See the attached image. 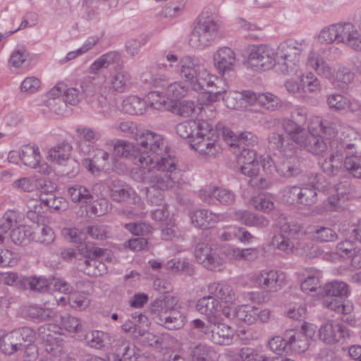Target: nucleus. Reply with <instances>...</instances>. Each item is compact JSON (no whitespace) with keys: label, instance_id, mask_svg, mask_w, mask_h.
I'll return each instance as SVG.
<instances>
[{"label":"nucleus","instance_id":"nucleus-61","mask_svg":"<svg viewBox=\"0 0 361 361\" xmlns=\"http://www.w3.org/2000/svg\"><path fill=\"white\" fill-rule=\"evenodd\" d=\"M357 247L351 240H345L339 242L336 247L335 255L343 258H350L357 252Z\"/></svg>","mask_w":361,"mask_h":361},{"label":"nucleus","instance_id":"nucleus-1","mask_svg":"<svg viewBox=\"0 0 361 361\" xmlns=\"http://www.w3.org/2000/svg\"><path fill=\"white\" fill-rule=\"evenodd\" d=\"M140 154L149 156L152 159L144 166L147 176H149L148 185L152 188L168 190L173 188L177 182L176 164L174 157L166 153V145L164 137L159 133L142 130L136 140Z\"/></svg>","mask_w":361,"mask_h":361},{"label":"nucleus","instance_id":"nucleus-44","mask_svg":"<svg viewBox=\"0 0 361 361\" xmlns=\"http://www.w3.org/2000/svg\"><path fill=\"white\" fill-rule=\"evenodd\" d=\"M22 283L23 289H30L40 293L46 292L50 286V283L47 279L37 276H25Z\"/></svg>","mask_w":361,"mask_h":361},{"label":"nucleus","instance_id":"nucleus-35","mask_svg":"<svg viewBox=\"0 0 361 361\" xmlns=\"http://www.w3.org/2000/svg\"><path fill=\"white\" fill-rule=\"evenodd\" d=\"M1 350L8 355L24 350L23 344L20 342L15 329L6 334L2 331Z\"/></svg>","mask_w":361,"mask_h":361},{"label":"nucleus","instance_id":"nucleus-24","mask_svg":"<svg viewBox=\"0 0 361 361\" xmlns=\"http://www.w3.org/2000/svg\"><path fill=\"white\" fill-rule=\"evenodd\" d=\"M219 301L212 295L199 299L195 305V309L207 317V323H215L219 318L218 313L220 308Z\"/></svg>","mask_w":361,"mask_h":361},{"label":"nucleus","instance_id":"nucleus-63","mask_svg":"<svg viewBox=\"0 0 361 361\" xmlns=\"http://www.w3.org/2000/svg\"><path fill=\"white\" fill-rule=\"evenodd\" d=\"M146 107L149 106L154 109L161 110L166 108V98L158 92H151L147 96Z\"/></svg>","mask_w":361,"mask_h":361},{"label":"nucleus","instance_id":"nucleus-28","mask_svg":"<svg viewBox=\"0 0 361 361\" xmlns=\"http://www.w3.org/2000/svg\"><path fill=\"white\" fill-rule=\"evenodd\" d=\"M350 293L349 286L344 281L333 280L326 283L322 289L321 294L324 296L348 298Z\"/></svg>","mask_w":361,"mask_h":361},{"label":"nucleus","instance_id":"nucleus-30","mask_svg":"<svg viewBox=\"0 0 361 361\" xmlns=\"http://www.w3.org/2000/svg\"><path fill=\"white\" fill-rule=\"evenodd\" d=\"M109 153L106 151L97 149L92 159H85L82 165L92 173L99 172L106 167L109 159Z\"/></svg>","mask_w":361,"mask_h":361},{"label":"nucleus","instance_id":"nucleus-29","mask_svg":"<svg viewBox=\"0 0 361 361\" xmlns=\"http://www.w3.org/2000/svg\"><path fill=\"white\" fill-rule=\"evenodd\" d=\"M117 69H115L116 72L111 78L110 84L114 91L123 93L130 87L132 77L128 71L123 69L118 71Z\"/></svg>","mask_w":361,"mask_h":361},{"label":"nucleus","instance_id":"nucleus-14","mask_svg":"<svg viewBox=\"0 0 361 361\" xmlns=\"http://www.w3.org/2000/svg\"><path fill=\"white\" fill-rule=\"evenodd\" d=\"M213 61L218 73L224 75L235 71L238 60L233 49L228 47H223L215 51Z\"/></svg>","mask_w":361,"mask_h":361},{"label":"nucleus","instance_id":"nucleus-51","mask_svg":"<svg viewBox=\"0 0 361 361\" xmlns=\"http://www.w3.org/2000/svg\"><path fill=\"white\" fill-rule=\"evenodd\" d=\"M26 314L31 319L44 322L50 319L54 312L50 308L44 307L37 305H30L25 310Z\"/></svg>","mask_w":361,"mask_h":361},{"label":"nucleus","instance_id":"nucleus-58","mask_svg":"<svg viewBox=\"0 0 361 361\" xmlns=\"http://www.w3.org/2000/svg\"><path fill=\"white\" fill-rule=\"evenodd\" d=\"M20 342L23 344L24 349L30 346L36 338L35 331L29 326H23L15 329Z\"/></svg>","mask_w":361,"mask_h":361},{"label":"nucleus","instance_id":"nucleus-53","mask_svg":"<svg viewBox=\"0 0 361 361\" xmlns=\"http://www.w3.org/2000/svg\"><path fill=\"white\" fill-rule=\"evenodd\" d=\"M312 237L319 242H334L338 239L336 232L329 227L317 226L312 232Z\"/></svg>","mask_w":361,"mask_h":361},{"label":"nucleus","instance_id":"nucleus-49","mask_svg":"<svg viewBox=\"0 0 361 361\" xmlns=\"http://www.w3.org/2000/svg\"><path fill=\"white\" fill-rule=\"evenodd\" d=\"M223 99L226 106L231 109L240 110L245 108L243 93L238 91L225 92Z\"/></svg>","mask_w":361,"mask_h":361},{"label":"nucleus","instance_id":"nucleus-8","mask_svg":"<svg viewBox=\"0 0 361 361\" xmlns=\"http://www.w3.org/2000/svg\"><path fill=\"white\" fill-rule=\"evenodd\" d=\"M220 23L217 16L207 11L198 17L191 32L189 42L196 49H204L214 42L218 35Z\"/></svg>","mask_w":361,"mask_h":361},{"label":"nucleus","instance_id":"nucleus-33","mask_svg":"<svg viewBox=\"0 0 361 361\" xmlns=\"http://www.w3.org/2000/svg\"><path fill=\"white\" fill-rule=\"evenodd\" d=\"M68 194L71 200L81 204H90L94 196L89 188L81 185H74L68 188Z\"/></svg>","mask_w":361,"mask_h":361},{"label":"nucleus","instance_id":"nucleus-4","mask_svg":"<svg viewBox=\"0 0 361 361\" xmlns=\"http://www.w3.org/2000/svg\"><path fill=\"white\" fill-rule=\"evenodd\" d=\"M281 233L275 235L271 241L272 245L286 253L300 250V254L312 255V244L305 240V233L300 224L289 221L288 219L280 215L276 220Z\"/></svg>","mask_w":361,"mask_h":361},{"label":"nucleus","instance_id":"nucleus-40","mask_svg":"<svg viewBox=\"0 0 361 361\" xmlns=\"http://www.w3.org/2000/svg\"><path fill=\"white\" fill-rule=\"evenodd\" d=\"M19 156L22 162L30 168L35 167L41 157L38 147L30 145L22 147Z\"/></svg>","mask_w":361,"mask_h":361},{"label":"nucleus","instance_id":"nucleus-48","mask_svg":"<svg viewBox=\"0 0 361 361\" xmlns=\"http://www.w3.org/2000/svg\"><path fill=\"white\" fill-rule=\"evenodd\" d=\"M324 307L338 314H348L353 311V305L349 302H344L336 298H326L322 301Z\"/></svg>","mask_w":361,"mask_h":361},{"label":"nucleus","instance_id":"nucleus-20","mask_svg":"<svg viewBox=\"0 0 361 361\" xmlns=\"http://www.w3.org/2000/svg\"><path fill=\"white\" fill-rule=\"evenodd\" d=\"M199 196L208 204H214V200H216L221 204L231 205L233 204L235 199V195L231 190L219 187L200 190Z\"/></svg>","mask_w":361,"mask_h":361},{"label":"nucleus","instance_id":"nucleus-22","mask_svg":"<svg viewBox=\"0 0 361 361\" xmlns=\"http://www.w3.org/2000/svg\"><path fill=\"white\" fill-rule=\"evenodd\" d=\"M109 195L116 202H128L130 200H135L137 193L135 190L126 182L121 180H114L109 186Z\"/></svg>","mask_w":361,"mask_h":361},{"label":"nucleus","instance_id":"nucleus-43","mask_svg":"<svg viewBox=\"0 0 361 361\" xmlns=\"http://www.w3.org/2000/svg\"><path fill=\"white\" fill-rule=\"evenodd\" d=\"M42 184H45L43 178L25 177L14 181L13 187L21 191L30 192L37 190V185H42Z\"/></svg>","mask_w":361,"mask_h":361},{"label":"nucleus","instance_id":"nucleus-16","mask_svg":"<svg viewBox=\"0 0 361 361\" xmlns=\"http://www.w3.org/2000/svg\"><path fill=\"white\" fill-rule=\"evenodd\" d=\"M195 255L197 261L209 270L220 269L224 264V259L207 244H198Z\"/></svg>","mask_w":361,"mask_h":361},{"label":"nucleus","instance_id":"nucleus-45","mask_svg":"<svg viewBox=\"0 0 361 361\" xmlns=\"http://www.w3.org/2000/svg\"><path fill=\"white\" fill-rule=\"evenodd\" d=\"M197 106L194 101L183 100L172 106L171 111L180 116L188 118L194 116Z\"/></svg>","mask_w":361,"mask_h":361},{"label":"nucleus","instance_id":"nucleus-32","mask_svg":"<svg viewBox=\"0 0 361 361\" xmlns=\"http://www.w3.org/2000/svg\"><path fill=\"white\" fill-rule=\"evenodd\" d=\"M137 353L135 345L122 341L116 348L114 361H137Z\"/></svg>","mask_w":361,"mask_h":361},{"label":"nucleus","instance_id":"nucleus-52","mask_svg":"<svg viewBox=\"0 0 361 361\" xmlns=\"http://www.w3.org/2000/svg\"><path fill=\"white\" fill-rule=\"evenodd\" d=\"M269 141L273 148L277 149L283 154L292 151L288 139L285 137L282 133L277 132L272 133L269 137Z\"/></svg>","mask_w":361,"mask_h":361},{"label":"nucleus","instance_id":"nucleus-39","mask_svg":"<svg viewBox=\"0 0 361 361\" xmlns=\"http://www.w3.org/2000/svg\"><path fill=\"white\" fill-rule=\"evenodd\" d=\"M31 240L37 243L49 245L54 242L55 239V234L52 228L49 226L42 225H37L35 228H32Z\"/></svg>","mask_w":361,"mask_h":361},{"label":"nucleus","instance_id":"nucleus-64","mask_svg":"<svg viewBox=\"0 0 361 361\" xmlns=\"http://www.w3.org/2000/svg\"><path fill=\"white\" fill-rule=\"evenodd\" d=\"M84 231L93 239L104 240L108 238L109 231L104 225H91L84 228Z\"/></svg>","mask_w":361,"mask_h":361},{"label":"nucleus","instance_id":"nucleus-38","mask_svg":"<svg viewBox=\"0 0 361 361\" xmlns=\"http://www.w3.org/2000/svg\"><path fill=\"white\" fill-rule=\"evenodd\" d=\"M299 79L301 82L302 94L318 93L321 91L320 80L312 72L301 74Z\"/></svg>","mask_w":361,"mask_h":361},{"label":"nucleus","instance_id":"nucleus-50","mask_svg":"<svg viewBox=\"0 0 361 361\" xmlns=\"http://www.w3.org/2000/svg\"><path fill=\"white\" fill-rule=\"evenodd\" d=\"M189 348V355L192 361H209L211 348L204 343H191Z\"/></svg>","mask_w":361,"mask_h":361},{"label":"nucleus","instance_id":"nucleus-11","mask_svg":"<svg viewBox=\"0 0 361 361\" xmlns=\"http://www.w3.org/2000/svg\"><path fill=\"white\" fill-rule=\"evenodd\" d=\"M190 144L198 154L205 159H214L221 154L219 136L208 123H203L202 129L190 140Z\"/></svg>","mask_w":361,"mask_h":361},{"label":"nucleus","instance_id":"nucleus-12","mask_svg":"<svg viewBox=\"0 0 361 361\" xmlns=\"http://www.w3.org/2000/svg\"><path fill=\"white\" fill-rule=\"evenodd\" d=\"M276 64L275 49L267 44L254 47L247 61V68L255 71L269 70Z\"/></svg>","mask_w":361,"mask_h":361},{"label":"nucleus","instance_id":"nucleus-25","mask_svg":"<svg viewBox=\"0 0 361 361\" xmlns=\"http://www.w3.org/2000/svg\"><path fill=\"white\" fill-rule=\"evenodd\" d=\"M345 26V23H338L324 27L318 35L319 42L326 44L341 43Z\"/></svg>","mask_w":361,"mask_h":361},{"label":"nucleus","instance_id":"nucleus-46","mask_svg":"<svg viewBox=\"0 0 361 361\" xmlns=\"http://www.w3.org/2000/svg\"><path fill=\"white\" fill-rule=\"evenodd\" d=\"M165 94L167 98L173 100L190 94V89L188 85L181 81H176L169 84L165 89Z\"/></svg>","mask_w":361,"mask_h":361},{"label":"nucleus","instance_id":"nucleus-26","mask_svg":"<svg viewBox=\"0 0 361 361\" xmlns=\"http://www.w3.org/2000/svg\"><path fill=\"white\" fill-rule=\"evenodd\" d=\"M208 292L218 300L232 303L236 299L233 287L226 282L212 283L207 286Z\"/></svg>","mask_w":361,"mask_h":361},{"label":"nucleus","instance_id":"nucleus-10","mask_svg":"<svg viewBox=\"0 0 361 361\" xmlns=\"http://www.w3.org/2000/svg\"><path fill=\"white\" fill-rule=\"evenodd\" d=\"M306 41L288 39L281 42L275 49L277 64L281 72L288 74L298 66L300 58L305 51Z\"/></svg>","mask_w":361,"mask_h":361},{"label":"nucleus","instance_id":"nucleus-59","mask_svg":"<svg viewBox=\"0 0 361 361\" xmlns=\"http://www.w3.org/2000/svg\"><path fill=\"white\" fill-rule=\"evenodd\" d=\"M32 228L25 226H18L12 230L11 238L16 245H20L27 240H31Z\"/></svg>","mask_w":361,"mask_h":361},{"label":"nucleus","instance_id":"nucleus-62","mask_svg":"<svg viewBox=\"0 0 361 361\" xmlns=\"http://www.w3.org/2000/svg\"><path fill=\"white\" fill-rule=\"evenodd\" d=\"M107 336V334L103 331H93L87 334L85 339L90 346L100 349L105 345Z\"/></svg>","mask_w":361,"mask_h":361},{"label":"nucleus","instance_id":"nucleus-34","mask_svg":"<svg viewBox=\"0 0 361 361\" xmlns=\"http://www.w3.org/2000/svg\"><path fill=\"white\" fill-rule=\"evenodd\" d=\"M286 338L289 348L297 353H303L308 348L309 341L302 333L293 329L287 330Z\"/></svg>","mask_w":361,"mask_h":361},{"label":"nucleus","instance_id":"nucleus-60","mask_svg":"<svg viewBox=\"0 0 361 361\" xmlns=\"http://www.w3.org/2000/svg\"><path fill=\"white\" fill-rule=\"evenodd\" d=\"M41 200L45 207L54 211H61L66 207V203L63 198L56 197L53 194H47V197L42 196Z\"/></svg>","mask_w":361,"mask_h":361},{"label":"nucleus","instance_id":"nucleus-31","mask_svg":"<svg viewBox=\"0 0 361 361\" xmlns=\"http://www.w3.org/2000/svg\"><path fill=\"white\" fill-rule=\"evenodd\" d=\"M71 150L72 146L69 143L62 142L49 149L47 159L55 164H62L68 160Z\"/></svg>","mask_w":361,"mask_h":361},{"label":"nucleus","instance_id":"nucleus-2","mask_svg":"<svg viewBox=\"0 0 361 361\" xmlns=\"http://www.w3.org/2000/svg\"><path fill=\"white\" fill-rule=\"evenodd\" d=\"M166 59L170 62V68H177L176 72L185 82L188 83L192 91H202L205 85L208 87L215 86L214 80H219L216 77L210 74L201 64L200 59L194 56H183L178 61L177 56L168 54Z\"/></svg>","mask_w":361,"mask_h":361},{"label":"nucleus","instance_id":"nucleus-27","mask_svg":"<svg viewBox=\"0 0 361 361\" xmlns=\"http://www.w3.org/2000/svg\"><path fill=\"white\" fill-rule=\"evenodd\" d=\"M342 44L355 52L361 53V32L351 23H345Z\"/></svg>","mask_w":361,"mask_h":361},{"label":"nucleus","instance_id":"nucleus-17","mask_svg":"<svg viewBox=\"0 0 361 361\" xmlns=\"http://www.w3.org/2000/svg\"><path fill=\"white\" fill-rule=\"evenodd\" d=\"M283 154L275 163V169L278 174L285 178L296 176L301 173L299 158L291 151Z\"/></svg>","mask_w":361,"mask_h":361},{"label":"nucleus","instance_id":"nucleus-55","mask_svg":"<svg viewBox=\"0 0 361 361\" xmlns=\"http://www.w3.org/2000/svg\"><path fill=\"white\" fill-rule=\"evenodd\" d=\"M16 222V215L11 211L6 212L0 219V244L4 243L8 231Z\"/></svg>","mask_w":361,"mask_h":361},{"label":"nucleus","instance_id":"nucleus-56","mask_svg":"<svg viewBox=\"0 0 361 361\" xmlns=\"http://www.w3.org/2000/svg\"><path fill=\"white\" fill-rule=\"evenodd\" d=\"M256 308L246 305H241L236 307V319L250 325L257 321Z\"/></svg>","mask_w":361,"mask_h":361},{"label":"nucleus","instance_id":"nucleus-18","mask_svg":"<svg viewBox=\"0 0 361 361\" xmlns=\"http://www.w3.org/2000/svg\"><path fill=\"white\" fill-rule=\"evenodd\" d=\"M326 102L329 109L343 112L350 111L361 119V104L356 99H350L341 94H330L326 96Z\"/></svg>","mask_w":361,"mask_h":361},{"label":"nucleus","instance_id":"nucleus-54","mask_svg":"<svg viewBox=\"0 0 361 361\" xmlns=\"http://www.w3.org/2000/svg\"><path fill=\"white\" fill-rule=\"evenodd\" d=\"M322 274L318 270H310L308 275L301 282L302 291L308 293L315 291L320 283Z\"/></svg>","mask_w":361,"mask_h":361},{"label":"nucleus","instance_id":"nucleus-19","mask_svg":"<svg viewBox=\"0 0 361 361\" xmlns=\"http://www.w3.org/2000/svg\"><path fill=\"white\" fill-rule=\"evenodd\" d=\"M189 217L194 226L203 229L212 226L217 222L226 220V216L224 214H216L204 209L191 212Z\"/></svg>","mask_w":361,"mask_h":361},{"label":"nucleus","instance_id":"nucleus-41","mask_svg":"<svg viewBox=\"0 0 361 361\" xmlns=\"http://www.w3.org/2000/svg\"><path fill=\"white\" fill-rule=\"evenodd\" d=\"M226 140L230 138L231 147L235 146L239 148H245L244 145L252 146L257 142V137L250 132H244L239 135H235L233 132L228 131L225 135Z\"/></svg>","mask_w":361,"mask_h":361},{"label":"nucleus","instance_id":"nucleus-15","mask_svg":"<svg viewBox=\"0 0 361 361\" xmlns=\"http://www.w3.org/2000/svg\"><path fill=\"white\" fill-rule=\"evenodd\" d=\"M346 336H348L347 329L334 320L324 322L319 329V339L326 344L338 343Z\"/></svg>","mask_w":361,"mask_h":361},{"label":"nucleus","instance_id":"nucleus-7","mask_svg":"<svg viewBox=\"0 0 361 361\" xmlns=\"http://www.w3.org/2000/svg\"><path fill=\"white\" fill-rule=\"evenodd\" d=\"M114 150L117 157L131 160L135 166L130 172L131 178L138 183L148 185L149 176H147L146 173L149 171H146L144 166L151 163L149 157L142 155L138 145L127 140H117L114 145Z\"/></svg>","mask_w":361,"mask_h":361},{"label":"nucleus","instance_id":"nucleus-37","mask_svg":"<svg viewBox=\"0 0 361 361\" xmlns=\"http://www.w3.org/2000/svg\"><path fill=\"white\" fill-rule=\"evenodd\" d=\"M156 190V189H154ZM157 195H152V192L148 190L147 197L148 200L152 204L159 206V207L152 212V216L157 221L164 220L169 214V212L164 204V190H157Z\"/></svg>","mask_w":361,"mask_h":361},{"label":"nucleus","instance_id":"nucleus-13","mask_svg":"<svg viewBox=\"0 0 361 361\" xmlns=\"http://www.w3.org/2000/svg\"><path fill=\"white\" fill-rule=\"evenodd\" d=\"M251 280L256 286L269 293H275L283 286L286 281L284 273L274 269H264L255 272Z\"/></svg>","mask_w":361,"mask_h":361},{"label":"nucleus","instance_id":"nucleus-6","mask_svg":"<svg viewBox=\"0 0 361 361\" xmlns=\"http://www.w3.org/2000/svg\"><path fill=\"white\" fill-rule=\"evenodd\" d=\"M178 302V298L172 295L156 299L149 307L152 319L169 330L181 329L185 325L186 317L176 307Z\"/></svg>","mask_w":361,"mask_h":361},{"label":"nucleus","instance_id":"nucleus-36","mask_svg":"<svg viewBox=\"0 0 361 361\" xmlns=\"http://www.w3.org/2000/svg\"><path fill=\"white\" fill-rule=\"evenodd\" d=\"M203 123H207V122L190 120L180 123L176 126V133L180 137L191 140L195 137V134L200 131Z\"/></svg>","mask_w":361,"mask_h":361},{"label":"nucleus","instance_id":"nucleus-21","mask_svg":"<svg viewBox=\"0 0 361 361\" xmlns=\"http://www.w3.org/2000/svg\"><path fill=\"white\" fill-rule=\"evenodd\" d=\"M123 61L121 55L116 51L107 52L97 59L88 68L90 74L97 75L102 69L113 67L114 69L121 68Z\"/></svg>","mask_w":361,"mask_h":361},{"label":"nucleus","instance_id":"nucleus-42","mask_svg":"<svg viewBox=\"0 0 361 361\" xmlns=\"http://www.w3.org/2000/svg\"><path fill=\"white\" fill-rule=\"evenodd\" d=\"M123 108L127 114L141 115L145 111L146 102L140 97L132 95L123 100Z\"/></svg>","mask_w":361,"mask_h":361},{"label":"nucleus","instance_id":"nucleus-3","mask_svg":"<svg viewBox=\"0 0 361 361\" xmlns=\"http://www.w3.org/2000/svg\"><path fill=\"white\" fill-rule=\"evenodd\" d=\"M355 143L334 140L329 142L330 155L322 164L323 171L329 176H338L345 170L355 178H361V156H346L344 162V152L354 148Z\"/></svg>","mask_w":361,"mask_h":361},{"label":"nucleus","instance_id":"nucleus-9","mask_svg":"<svg viewBox=\"0 0 361 361\" xmlns=\"http://www.w3.org/2000/svg\"><path fill=\"white\" fill-rule=\"evenodd\" d=\"M283 130L293 141L313 154L322 155L328 149L322 135H309L305 128L293 121H286Z\"/></svg>","mask_w":361,"mask_h":361},{"label":"nucleus","instance_id":"nucleus-5","mask_svg":"<svg viewBox=\"0 0 361 361\" xmlns=\"http://www.w3.org/2000/svg\"><path fill=\"white\" fill-rule=\"evenodd\" d=\"M305 65L315 71L322 78L327 79L338 90H345L355 79V73L345 65L340 64L335 69L317 51H309Z\"/></svg>","mask_w":361,"mask_h":361},{"label":"nucleus","instance_id":"nucleus-57","mask_svg":"<svg viewBox=\"0 0 361 361\" xmlns=\"http://www.w3.org/2000/svg\"><path fill=\"white\" fill-rule=\"evenodd\" d=\"M30 53L25 46L18 45L12 52L9 62L16 68L22 66L29 59Z\"/></svg>","mask_w":361,"mask_h":361},{"label":"nucleus","instance_id":"nucleus-23","mask_svg":"<svg viewBox=\"0 0 361 361\" xmlns=\"http://www.w3.org/2000/svg\"><path fill=\"white\" fill-rule=\"evenodd\" d=\"M212 326L209 338L217 345H229L234 337V330L224 323H221L219 318L215 323H209Z\"/></svg>","mask_w":361,"mask_h":361},{"label":"nucleus","instance_id":"nucleus-47","mask_svg":"<svg viewBox=\"0 0 361 361\" xmlns=\"http://www.w3.org/2000/svg\"><path fill=\"white\" fill-rule=\"evenodd\" d=\"M258 104L270 111H274L281 108L283 103L276 95L271 92H264L259 94Z\"/></svg>","mask_w":361,"mask_h":361}]
</instances>
